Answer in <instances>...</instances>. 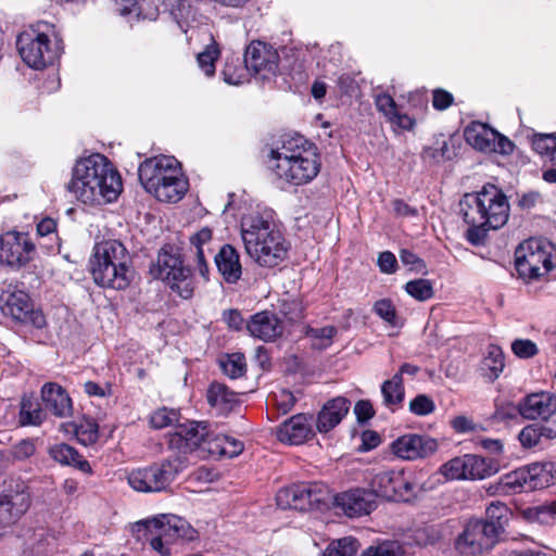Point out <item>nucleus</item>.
Here are the masks:
<instances>
[{"mask_svg": "<svg viewBox=\"0 0 556 556\" xmlns=\"http://www.w3.org/2000/svg\"><path fill=\"white\" fill-rule=\"evenodd\" d=\"M136 527L139 532H143L151 548L161 556H169V545L178 539L192 541L197 538V531L185 519L175 515H162L139 521Z\"/></svg>", "mask_w": 556, "mask_h": 556, "instance_id": "8", "label": "nucleus"}, {"mask_svg": "<svg viewBox=\"0 0 556 556\" xmlns=\"http://www.w3.org/2000/svg\"><path fill=\"white\" fill-rule=\"evenodd\" d=\"M49 455L62 465H70L78 468L83 472L90 473L91 467L89 463L84 459L78 452L68 444L60 443L49 448Z\"/></svg>", "mask_w": 556, "mask_h": 556, "instance_id": "32", "label": "nucleus"}, {"mask_svg": "<svg viewBox=\"0 0 556 556\" xmlns=\"http://www.w3.org/2000/svg\"><path fill=\"white\" fill-rule=\"evenodd\" d=\"M278 62V52L265 42L252 41L245 50V68L260 75L263 79L276 75Z\"/></svg>", "mask_w": 556, "mask_h": 556, "instance_id": "20", "label": "nucleus"}, {"mask_svg": "<svg viewBox=\"0 0 556 556\" xmlns=\"http://www.w3.org/2000/svg\"><path fill=\"white\" fill-rule=\"evenodd\" d=\"M521 516L531 523L551 525L556 520V502L527 507L521 510Z\"/></svg>", "mask_w": 556, "mask_h": 556, "instance_id": "36", "label": "nucleus"}, {"mask_svg": "<svg viewBox=\"0 0 556 556\" xmlns=\"http://www.w3.org/2000/svg\"><path fill=\"white\" fill-rule=\"evenodd\" d=\"M28 508V498L25 494L0 496V527L14 523Z\"/></svg>", "mask_w": 556, "mask_h": 556, "instance_id": "31", "label": "nucleus"}, {"mask_svg": "<svg viewBox=\"0 0 556 556\" xmlns=\"http://www.w3.org/2000/svg\"><path fill=\"white\" fill-rule=\"evenodd\" d=\"M190 253L195 257L197 269L204 280L208 279L207 256L213 253V232L208 227H203L189 238Z\"/></svg>", "mask_w": 556, "mask_h": 556, "instance_id": "29", "label": "nucleus"}, {"mask_svg": "<svg viewBox=\"0 0 556 556\" xmlns=\"http://www.w3.org/2000/svg\"><path fill=\"white\" fill-rule=\"evenodd\" d=\"M548 482V472L541 465L534 464L502 476L488 491L490 494L531 492L546 488Z\"/></svg>", "mask_w": 556, "mask_h": 556, "instance_id": "13", "label": "nucleus"}, {"mask_svg": "<svg viewBox=\"0 0 556 556\" xmlns=\"http://www.w3.org/2000/svg\"><path fill=\"white\" fill-rule=\"evenodd\" d=\"M36 248L28 233L8 231L0 236V263L21 268L29 263Z\"/></svg>", "mask_w": 556, "mask_h": 556, "instance_id": "18", "label": "nucleus"}, {"mask_svg": "<svg viewBox=\"0 0 556 556\" xmlns=\"http://www.w3.org/2000/svg\"><path fill=\"white\" fill-rule=\"evenodd\" d=\"M369 491L374 492L375 498L381 496L387 500H396L412 491V484L406 480L402 471L387 470L375 475L371 480V490Z\"/></svg>", "mask_w": 556, "mask_h": 556, "instance_id": "22", "label": "nucleus"}, {"mask_svg": "<svg viewBox=\"0 0 556 556\" xmlns=\"http://www.w3.org/2000/svg\"><path fill=\"white\" fill-rule=\"evenodd\" d=\"M337 507L348 517H359L370 514L376 508L374 492L365 489H354L334 496Z\"/></svg>", "mask_w": 556, "mask_h": 556, "instance_id": "23", "label": "nucleus"}, {"mask_svg": "<svg viewBox=\"0 0 556 556\" xmlns=\"http://www.w3.org/2000/svg\"><path fill=\"white\" fill-rule=\"evenodd\" d=\"M206 397L208 404L216 408L219 414L228 413L237 403V394L218 382H213L210 386Z\"/></svg>", "mask_w": 556, "mask_h": 556, "instance_id": "34", "label": "nucleus"}, {"mask_svg": "<svg viewBox=\"0 0 556 556\" xmlns=\"http://www.w3.org/2000/svg\"><path fill=\"white\" fill-rule=\"evenodd\" d=\"M276 434L280 442L290 445L303 444L315 435L312 418L306 414L294 415L277 427Z\"/></svg>", "mask_w": 556, "mask_h": 556, "instance_id": "24", "label": "nucleus"}, {"mask_svg": "<svg viewBox=\"0 0 556 556\" xmlns=\"http://www.w3.org/2000/svg\"><path fill=\"white\" fill-rule=\"evenodd\" d=\"M358 549V543L354 538L348 536L332 542L327 548L330 556H354Z\"/></svg>", "mask_w": 556, "mask_h": 556, "instance_id": "44", "label": "nucleus"}, {"mask_svg": "<svg viewBox=\"0 0 556 556\" xmlns=\"http://www.w3.org/2000/svg\"><path fill=\"white\" fill-rule=\"evenodd\" d=\"M329 500V490L321 483H300L281 489L276 495L277 505L282 509L306 511L319 508Z\"/></svg>", "mask_w": 556, "mask_h": 556, "instance_id": "14", "label": "nucleus"}, {"mask_svg": "<svg viewBox=\"0 0 556 556\" xmlns=\"http://www.w3.org/2000/svg\"><path fill=\"white\" fill-rule=\"evenodd\" d=\"M89 263L92 279L99 287L125 290L132 280L129 254L118 240L97 243Z\"/></svg>", "mask_w": 556, "mask_h": 556, "instance_id": "7", "label": "nucleus"}, {"mask_svg": "<svg viewBox=\"0 0 556 556\" xmlns=\"http://www.w3.org/2000/svg\"><path fill=\"white\" fill-rule=\"evenodd\" d=\"M216 267L227 283H236L242 274L238 251L230 244H224L215 254Z\"/></svg>", "mask_w": 556, "mask_h": 556, "instance_id": "30", "label": "nucleus"}, {"mask_svg": "<svg viewBox=\"0 0 556 556\" xmlns=\"http://www.w3.org/2000/svg\"><path fill=\"white\" fill-rule=\"evenodd\" d=\"M519 413L526 419L547 420L556 413V396L546 392L530 394L519 404Z\"/></svg>", "mask_w": 556, "mask_h": 556, "instance_id": "25", "label": "nucleus"}, {"mask_svg": "<svg viewBox=\"0 0 556 556\" xmlns=\"http://www.w3.org/2000/svg\"><path fill=\"white\" fill-rule=\"evenodd\" d=\"M375 313L390 325H395L396 312L392 302L388 299L379 300L374 305Z\"/></svg>", "mask_w": 556, "mask_h": 556, "instance_id": "51", "label": "nucleus"}, {"mask_svg": "<svg viewBox=\"0 0 556 556\" xmlns=\"http://www.w3.org/2000/svg\"><path fill=\"white\" fill-rule=\"evenodd\" d=\"M275 405L282 414L289 413L296 402V397L288 390H280L274 393Z\"/></svg>", "mask_w": 556, "mask_h": 556, "instance_id": "52", "label": "nucleus"}, {"mask_svg": "<svg viewBox=\"0 0 556 556\" xmlns=\"http://www.w3.org/2000/svg\"><path fill=\"white\" fill-rule=\"evenodd\" d=\"M556 437V431L541 424H531L519 433V441L523 447L531 448L539 445L542 439L551 440Z\"/></svg>", "mask_w": 556, "mask_h": 556, "instance_id": "35", "label": "nucleus"}, {"mask_svg": "<svg viewBox=\"0 0 556 556\" xmlns=\"http://www.w3.org/2000/svg\"><path fill=\"white\" fill-rule=\"evenodd\" d=\"M336 334L337 328L333 326L308 328L306 331V336L312 340L313 348L318 350L328 348L332 343V339Z\"/></svg>", "mask_w": 556, "mask_h": 556, "instance_id": "40", "label": "nucleus"}, {"mask_svg": "<svg viewBox=\"0 0 556 556\" xmlns=\"http://www.w3.org/2000/svg\"><path fill=\"white\" fill-rule=\"evenodd\" d=\"M178 455L172 456L160 465L139 468L127 476L129 486L136 492L154 493L167 489L174 477L182 469L177 468Z\"/></svg>", "mask_w": 556, "mask_h": 556, "instance_id": "11", "label": "nucleus"}, {"mask_svg": "<svg viewBox=\"0 0 556 556\" xmlns=\"http://www.w3.org/2000/svg\"><path fill=\"white\" fill-rule=\"evenodd\" d=\"M354 414L359 422L367 421L374 416V408L369 401L361 400L354 406Z\"/></svg>", "mask_w": 556, "mask_h": 556, "instance_id": "61", "label": "nucleus"}, {"mask_svg": "<svg viewBox=\"0 0 556 556\" xmlns=\"http://www.w3.org/2000/svg\"><path fill=\"white\" fill-rule=\"evenodd\" d=\"M179 420V413L166 407L156 409L150 417V425L155 429L173 426Z\"/></svg>", "mask_w": 556, "mask_h": 556, "instance_id": "45", "label": "nucleus"}, {"mask_svg": "<svg viewBox=\"0 0 556 556\" xmlns=\"http://www.w3.org/2000/svg\"><path fill=\"white\" fill-rule=\"evenodd\" d=\"M241 237L247 254L261 266L275 267L287 256L288 244L269 214L243 216Z\"/></svg>", "mask_w": 556, "mask_h": 556, "instance_id": "3", "label": "nucleus"}, {"mask_svg": "<svg viewBox=\"0 0 556 556\" xmlns=\"http://www.w3.org/2000/svg\"><path fill=\"white\" fill-rule=\"evenodd\" d=\"M511 351L519 358H531L539 353L538 345L529 339H516L511 343Z\"/></svg>", "mask_w": 556, "mask_h": 556, "instance_id": "50", "label": "nucleus"}, {"mask_svg": "<svg viewBox=\"0 0 556 556\" xmlns=\"http://www.w3.org/2000/svg\"><path fill=\"white\" fill-rule=\"evenodd\" d=\"M498 470L497 460L475 454L454 457L440 468V472L448 480H482L497 473Z\"/></svg>", "mask_w": 556, "mask_h": 556, "instance_id": "12", "label": "nucleus"}, {"mask_svg": "<svg viewBox=\"0 0 556 556\" xmlns=\"http://www.w3.org/2000/svg\"><path fill=\"white\" fill-rule=\"evenodd\" d=\"M509 515L508 507L503 503H492L486 508V519L483 520L485 523H500L502 527V533L504 532L505 525Z\"/></svg>", "mask_w": 556, "mask_h": 556, "instance_id": "46", "label": "nucleus"}, {"mask_svg": "<svg viewBox=\"0 0 556 556\" xmlns=\"http://www.w3.org/2000/svg\"><path fill=\"white\" fill-rule=\"evenodd\" d=\"M224 81L228 85L238 86L245 80L243 68L237 70L236 65L227 62L223 70Z\"/></svg>", "mask_w": 556, "mask_h": 556, "instance_id": "55", "label": "nucleus"}, {"mask_svg": "<svg viewBox=\"0 0 556 556\" xmlns=\"http://www.w3.org/2000/svg\"><path fill=\"white\" fill-rule=\"evenodd\" d=\"M219 56L218 47L212 43L205 50L198 54V64L206 76H213L215 73V62Z\"/></svg>", "mask_w": 556, "mask_h": 556, "instance_id": "43", "label": "nucleus"}, {"mask_svg": "<svg viewBox=\"0 0 556 556\" xmlns=\"http://www.w3.org/2000/svg\"><path fill=\"white\" fill-rule=\"evenodd\" d=\"M406 292L417 301H427L434 295L432 282L428 279H415L406 282Z\"/></svg>", "mask_w": 556, "mask_h": 556, "instance_id": "41", "label": "nucleus"}, {"mask_svg": "<svg viewBox=\"0 0 556 556\" xmlns=\"http://www.w3.org/2000/svg\"><path fill=\"white\" fill-rule=\"evenodd\" d=\"M502 536L500 523H485L482 519L470 520L458 535L455 547L465 556L482 555L490 552Z\"/></svg>", "mask_w": 556, "mask_h": 556, "instance_id": "10", "label": "nucleus"}, {"mask_svg": "<svg viewBox=\"0 0 556 556\" xmlns=\"http://www.w3.org/2000/svg\"><path fill=\"white\" fill-rule=\"evenodd\" d=\"M36 452L35 442L30 439H23L12 445L10 455L14 460L23 462L31 457Z\"/></svg>", "mask_w": 556, "mask_h": 556, "instance_id": "48", "label": "nucleus"}, {"mask_svg": "<svg viewBox=\"0 0 556 556\" xmlns=\"http://www.w3.org/2000/svg\"><path fill=\"white\" fill-rule=\"evenodd\" d=\"M67 190L83 203L101 205L115 201L123 190V184L110 161L94 153L77 161Z\"/></svg>", "mask_w": 556, "mask_h": 556, "instance_id": "1", "label": "nucleus"}, {"mask_svg": "<svg viewBox=\"0 0 556 556\" xmlns=\"http://www.w3.org/2000/svg\"><path fill=\"white\" fill-rule=\"evenodd\" d=\"M157 277L166 281L181 298L189 299L193 293L190 269L182 265L179 255L162 250L157 256Z\"/></svg>", "mask_w": 556, "mask_h": 556, "instance_id": "17", "label": "nucleus"}, {"mask_svg": "<svg viewBox=\"0 0 556 556\" xmlns=\"http://www.w3.org/2000/svg\"><path fill=\"white\" fill-rule=\"evenodd\" d=\"M247 329L255 338L273 341L282 334L283 326L275 313L263 311L251 316Z\"/></svg>", "mask_w": 556, "mask_h": 556, "instance_id": "27", "label": "nucleus"}, {"mask_svg": "<svg viewBox=\"0 0 556 556\" xmlns=\"http://www.w3.org/2000/svg\"><path fill=\"white\" fill-rule=\"evenodd\" d=\"M481 369L490 380L498 378L504 369V354L500 346L490 345L488 353L482 361Z\"/></svg>", "mask_w": 556, "mask_h": 556, "instance_id": "37", "label": "nucleus"}, {"mask_svg": "<svg viewBox=\"0 0 556 556\" xmlns=\"http://www.w3.org/2000/svg\"><path fill=\"white\" fill-rule=\"evenodd\" d=\"M0 309L3 315L36 328H42L46 325L43 314L34 309L29 295L23 290L12 288L3 290L0 295Z\"/></svg>", "mask_w": 556, "mask_h": 556, "instance_id": "16", "label": "nucleus"}, {"mask_svg": "<svg viewBox=\"0 0 556 556\" xmlns=\"http://www.w3.org/2000/svg\"><path fill=\"white\" fill-rule=\"evenodd\" d=\"M270 157L276 176L294 186L312 181L320 169L316 148L302 136L286 140L280 150H271Z\"/></svg>", "mask_w": 556, "mask_h": 556, "instance_id": "5", "label": "nucleus"}, {"mask_svg": "<svg viewBox=\"0 0 556 556\" xmlns=\"http://www.w3.org/2000/svg\"><path fill=\"white\" fill-rule=\"evenodd\" d=\"M389 121L403 130H410L415 125V121L412 117L399 112V110L394 112V115H392Z\"/></svg>", "mask_w": 556, "mask_h": 556, "instance_id": "64", "label": "nucleus"}, {"mask_svg": "<svg viewBox=\"0 0 556 556\" xmlns=\"http://www.w3.org/2000/svg\"><path fill=\"white\" fill-rule=\"evenodd\" d=\"M409 410L417 416H427L434 412V402L426 394H419L409 402Z\"/></svg>", "mask_w": 556, "mask_h": 556, "instance_id": "49", "label": "nucleus"}, {"mask_svg": "<svg viewBox=\"0 0 556 556\" xmlns=\"http://www.w3.org/2000/svg\"><path fill=\"white\" fill-rule=\"evenodd\" d=\"M223 319L231 329L240 330L243 327V317L237 309H228L224 312Z\"/></svg>", "mask_w": 556, "mask_h": 556, "instance_id": "63", "label": "nucleus"}, {"mask_svg": "<svg viewBox=\"0 0 556 556\" xmlns=\"http://www.w3.org/2000/svg\"><path fill=\"white\" fill-rule=\"evenodd\" d=\"M451 427L457 433H469L477 432L481 427L478 424H475L472 419L467 416L459 415L454 417L451 420Z\"/></svg>", "mask_w": 556, "mask_h": 556, "instance_id": "54", "label": "nucleus"}, {"mask_svg": "<svg viewBox=\"0 0 556 556\" xmlns=\"http://www.w3.org/2000/svg\"><path fill=\"white\" fill-rule=\"evenodd\" d=\"M46 413L34 395H24L20 402L18 422L21 426H40L46 419Z\"/></svg>", "mask_w": 556, "mask_h": 556, "instance_id": "33", "label": "nucleus"}, {"mask_svg": "<svg viewBox=\"0 0 556 556\" xmlns=\"http://www.w3.org/2000/svg\"><path fill=\"white\" fill-rule=\"evenodd\" d=\"M377 110L381 112L388 119L394 115L397 105L394 99L388 93H380L375 99Z\"/></svg>", "mask_w": 556, "mask_h": 556, "instance_id": "53", "label": "nucleus"}, {"mask_svg": "<svg viewBox=\"0 0 556 556\" xmlns=\"http://www.w3.org/2000/svg\"><path fill=\"white\" fill-rule=\"evenodd\" d=\"M280 309L282 314L292 321H296L303 317V306L296 300L282 302Z\"/></svg>", "mask_w": 556, "mask_h": 556, "instance_id": "58", "label": "nucleus"}, {"mask_svg": "<svg viewBox=\"0 0 556 556\" xmlns=\"http://www.w3.org/2000/svg\"><path fill=\"white\" fill-rule=\"evenodd\" d=\"M223 372L230 379H237L245 375L247 362L242 353L226 354L219 358Z\"/></svg>", "mask_w": 556, "mask_h": 556, "instance_id": "38", "label": "nucleus"}, {"mask_svg": "<svg viewBox=\"0 0 556 556\" xmlns=\"http://www.w3.org/2000/svg\"><path fill=\"white\" fill-rule=\"evenodd\" d=\"M464 135L467 143L481 152L509 154L514 150V143L507 137L480 122H472Z\"/></svg>", "mask_w": 556, "mask_h": 556, "instance_id": "19", "label": "nucleus"}, {"mask_svg": "<svg viewBox=\"0 0 556 556\" xmlns=\"http://www.w3.org/2000/svg\"><path fill=\"white\" fill-rule=\"evenodd\" d=\"M381 393L387 406L401 404L405 394L401 375H394L390 380H386L381 386Z\"/></svg>", "mask_w": 556, "mask_h": 556, "instance_id": "39", "label": "nucleus"}, {"mask_svg": "<svg viewBox=\"0 0 556 556\" xmlns=\"http://www.w3.org/2000/svg\"><path fill=\"white\" fill-rule=\"evenodd\" d=\"M84 390L89 396L105 397L112 395V388L110 384L101 387L93 381L85 382Z\"/></svg>", "mask_w": 556, "mask_h": 556, "instance_id": "62", "label": "nucleus"}, {"mask_svg": "<svg viewBox=\"0 0 556 556\" xmlns=\"http://www.w3.org/2000/svg\"><path fill=\"white\" fill-rule=\"evenodd\" d=\"M453 103L452 93L443 89H435L433 91L432 105L437 110H445Z\"/></svg>", "mask_w": 556, "mask_h": 556, "instance_id": "59", "label": "nucleus"}, {"mask_svg": "<svg viewBox=\"0 0 556 556\" xmlns=\"http://www.w3.org/2000/svg\"><path fill=\"white\" fill-rule=\"evenodd\" d=\"M378 265L382 273L392 274L396 269V258L393 253L386 251L379 254Z\"/></svg>", "mask_w": 556, "mask_h": 556, "instance_id": "60", "label": "nucleus"}, {"mask_svg": "<svg viewBox=\"0 0 556 556\" xmlns=\"http://www.w3.org/2000/svg\"><path fill=\"white\" fill-rule=\"evenodd\" d=\"M553 245L544 240L531 238L515 251V266L526 282L538 280L553 268Z\"/></svg>", "mask_w": 556, "mask_h": 556, "instance_id": "9", "label": "nucleus"}, {"mask_svg": "<svg viewBox=\"0 0 556 556\" xmlns=\"http://www.w3.org/2000/svg\"><path fill=\"white\" fill-rule=\"evenodd\" d=\"M459 212L469 226L466 239L479 245L489 230L498 229L507 223L509 203L500 188L486 185L479 192L466 193L459 202Z\"/></svg>", "mask_w": 556, "mask_h": 556, "instance_id": "2", "label": "nucleus"}, {"mask_svg": "<svg viewBox=\"0 0 556 556\" xmlns=\"http://www.w3.org/2000/svg\"><path fill=\"white\" fill-rule=\"evenodd\" d=\"M41 400L47 409L59 418L71 416L73 410L72 400L64 388L54 382H47L40 391Z\"/></svg>", "mask_w": 556, "mask_h": 556, "instance_id": "28", "label": "nucleus"}, {"mask_svg": "<svg viewBox=\"0 0 556 556\" xmlns=\"http://www.w3.org/2000/svg\"><path fill=\"white\" fill-rule=\"evenodd\" d=\"M351 402L343 397L337 396L327 401L316 418V429L319 433H327L337 427L350 410Z\"/></svg>", "mask_w": 556, "mask_h": 556, "instance_id": "26", "label": "nucleus"}, {"mask_svg": "<svg viewBox=\"0 0 556 556\" xmlns=\"http://www.w3.org/2000/svg\"><path fill=\"white\" fill-rule=\"evenodd\" d=\"M17 49L23 61L35 70H41L60 55V48L52 47L47 34L24 31L17 37Z\"/></svg>", "mask_w": 556, "mask_h": 556, "instance_id": "15", "label": "nucleus"}, {"mask_svg": "<svg viewBox=\"0 0 556 556\" xmlns=\"http://www.w3.org/2000/svg\"><path fill=\"white\" fill-rule=\"evenodd\" d=\"M400 260L404 265L409 266L412 270L417 273H425L426 270L424 261L408 250H402L400 252Z\"/></svg>", "mask_w": 556, "mask_h": 556, "instance_id": "57", "label": "nucleus"}, {"mask_svg": "<svg viewBox=\"0 0 556 556\" xmlns=\"http://www.w3.org/2000/svg\"><path fill=\"white\" fill-rule=\"evenodd\" d=\"M225 435L211 431L206 422L188 421L176 426L169 434L168 447L178 455V469H185L195 459L224 457Z\"/></svg>", "mask_w": 556, "mask_h": 556, "instance_id": "4", "label": "nucleus"}, {"mask_svg": "<svg viewBox=\"0 0 556 556\" xmlns=\"http://www.w3.org/2000/svg\"><path fill=\"white\" fill-rule=\"evenodd\" d=\"M415 539L418 545H433L440 540V533L433 528H424L416 531Z\"/></svg>", "mask_w": 556, "mask_h": 556, "instance_id": "56", "label": "nucleus"}, {"mask_svg": "<svg viewBox=\"0 0 556 556\" xmlns=\"http://www.w3.org/2000/svg\"><path fill=\"white\" fill-rule=\"evenodd\" d=\"M138 175L143 188L162 202H178L188 191V179L180 163L173 156L160 155L144 160Z\"/></svg>", "mask_w": 556, "mask_h": 556, "instance_id": "6", "label": "nucleus"}, {"mask_svg": "<svg viewBox=\"0 0 556 556\" xmlns=\"http://www.w3.org/2000/svg\"><path fill=\"white\" fill-rule=\"evenodd\" d=\"M533 149L545 155L556 165V135H538L533 139Z\"/></svg>", "mask_w": 556, "mask_h": 556, "instance_id": "42", "label": "nucleus"}, {"mask_svg": "<svg viewBox=\"0 0 556 556\" xmlns=\"http://www.w3.org/2000/svg\"><path fill=\"white\" fill-rule=\"evenodd\" d=\"M438 448L434 439L427 435L405 434L392 443V452L402 459L413 460L433 454Z\"/></svg>", "mask_w": 556, "mask_h": 556, "instance_id": "21", "label": "nucleus"}, {"mask_svg": "<svg viewBox=\"0 0 556 556\" xmlns=\"http://www.w3.org/2000/svg\"><path fill=\"white\" fill-rule=\"evenodd\" d=\"M78 441L84 445H91L98 440V425L93 420H85L75 428Z\"/></svg>", "mask_w": 556, "mask_h": 556, "instance_id": "47", "label": "nucleus"}]
</instances>
